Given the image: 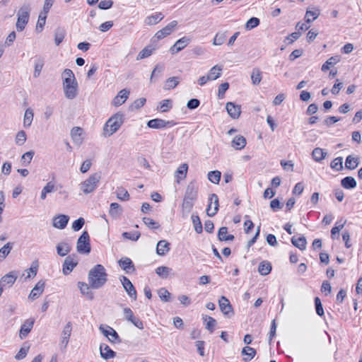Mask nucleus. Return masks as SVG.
<instances>
[{
    "label": "nucleus",
    "instance_id": "obj_59",
    "mask_svg": "<svg viewBox=\"0 0 362 362\" xmlns=\"http://www.w3.org/2000/svg\"><path fill=\"white\" fill-rule=\"evenodd\" d=\"M143 221L145 225L150 229H158L160 227V224L149 217H144Z\"/></svg>",
    "mask_w": 362,
    "mask_h": 362
},
{
    "label": "nucleus",
    "instance_id": "obj_58",
    "mask_svg": "<svg viewBox=\"0 0 362 362\" xmlns=\"http://www.w3.org/2000/svg\"><path fill=\"white\" fill-rule=\"evenodd\" d=\"M158 296L163 302H169L170 300V293L165 288H161L158 291Z\"/></svg>",
    "mask_w": 362,
    "mask_h": 362
},
{
    "label": "nucleus",
    "instance_id": "obj_5",
    "mask_svg": "<svg viewBox=\"0 0 362 362\" xmlns=\"http://www.w3.org/2000/svg\"><path fill=\"white\" fill-rule=\"evenodd\" d=\"M76 250L80 254H89L90 252V235L88 231L84 230L78 238L76 243Z\"/></svg>",
    "mask_w": 362,
    "mask_h": 362
},
{
    "label": "nucleus",
    "instance_id": "obj_33",
    "mask_svg": "<svg viewBox=\"0 0 362 362\" xmlns=\"http://www.w3.org/2000/svg\"><path fill=\"white\" fill-rule=\"evenodd\" d=\"M359 164V158L349 155L346 157L345 160V168L349 170L356 169Z\"/></svg>",
    "mask_w": 362,
    "mask_h": 362
},
{
    "label": "nucleus",
    "instance_id": "obj_7",
    "mask_svg": "<svg viewBox=\"0 0 362 362\" xmlns=\"http://www.w3.org/2000/svg\"><path fill=\"white\" fill-rule=\"evenodd\" d=\"M100 332L108 339L112 343H120L121 339L117 332L108 325H100L99 327Z\"/></svg>",
    "mask_w": 362,
    "mask_h": 362
},
{
    "label": "nucleus",
    "instance_id": "obj_56",
    "mask_svg": "<svg viewBox=\"0 0 362 362\" xmlns=\"http://www.w3.org/2000/svg\"><path fill=\"white\" fill-rule=\"evenodd\" d=\"M35 153L33 151H28L21 156V163L24 166H27L32 160Z\"/></svg>",
    "mask_w": 362,
    "mask_h": 362
},
{
    "label": "nucleus",
    "instance_id": "obj_39",
    "mask_svg": "<svg viewBox=\"0 0 362 362\" xmlns=\"http://www.w3.org/2000/svg\"><path fill=\"white\" fill-rule=\"evenodd\" d=\"M340 61V56L335 55L329 58L322 66V71H326L329 69L331 66H334Z\"/></svg>",
    "mask_w": 362,
    "mask_h": 362
},
{
    "label": "nucleus",
    "instance_id": "obj_14",
    "mask_svg": "<svg viewBox=\"0 0 362 362\" xmlns=\"http://www.w3.org/2000/svg\"><path fill=\"white\" fill-rule=\"evenodd\" d=\"M198 194V186L195 181L190 182L186 187L185 197L188 199L196 200Z\"/></svg>",
    "mask_w": 362,
    "mask_h": 362
},
{
    "label": "nucleus",
    "instance_id": "obj_42",
    "mask_svg": "<svg viewBox=\"0 0 362 362\" xmlns=\"http://www.w3.org/2000/svg\"><path fill=\"white\" fill-rule=\"evenodd\" d=\"M187 170H188V165L186 163L182 164L177 168V170L175 172V176L177 177V183L180 182V180H182V179H184L186 177L187 173Z\"/></svg>",
    "mask_w": 362,
    "mask_h": 362
},
{
    "label": "nucleus",
    "instance_id": "obj_26",
    "mask_svg": "<svg viewBox=\"0 0 362 362\" xmlns=\"http://www.w3.org/2000/svg\"><path fill=\"white\" fill-rule=\"evenodd\" d=\"M58 255L64 257L67 255L71 250V246L66 242H61L56 246Z\"/></svg>",
    "mask_w": 362,
    "mask_h": 362
},
{
    "label": "nucleus",
    "instance_id": "obj_53",
    "mask_svg": "<svg viewBox=\"0 0 362 362\" xmlns=\"http://www.w3.org/2000/svg\"><path fill=\"white\" fill-rule=\"evenodd\" d=\"M330 167L336 171L341 170L343 169V158L337 157L334 158L331 162Z\"/></svg>",
    "mask_w": 362,
    "mask_h": 362
},
{
    "label": "nucleus",
    "instance_id": "obj_51",
    "mask_svg": "<svg viewBox=\"0 0 362 362\" xmlns=\"http://www.w3.org/2000/svg\"><path fill=\"white\" fill-rule=\"evenodd\" d=\"M44 66V60L42 58H37L35 61V70L33 73V76L35 78H37Z\"/></svg>",
    "mask_w": 362,
    "mask_h": 362
},
{
    "label": "nucleus",
    "instance_id": "obj_12",
    "mask_svg": "<svg viewBox=\"0 0 362 362\" xmlns=\"http://www.w3.org/2000/svg\"><path fill=\"white\" fill-rule=\"evenodd\" d=\"M177 22L176 21H173L170 23H168L166 26H165L161 30H158L156 35L155 37L157 38L158 40L164 38L165 37L169 35L174 28L177 26Z\"/></svg>",
    "mask_w": 362,
    "mask_h": 362
},
{
    "label": "nucleus",
    "instance_id": "obj_43",
    "mask_svg": "<svg viewBox=\"0 0 362 362\" xmlns=\"http://www.w3.org/2000/svg\"><path fill=\"white\" fill-rule=\"evenodd\" d=\"M180 83V78L177 76H173L168 78L165 83V90H171L175 88Z\"/></svg>",
    "mask_w": 362,
    "mask_h": 362
},
{
    "label": "nucleus",
    "instance_id": "obj_62",
    "mask_svg": "<svg viewBox=\"0 0 362 362\" xmlns=\"http://www.w3.org/2000/svg\"><path fill=\"white\" fill-rule=\"evenodd\" d=\"M172 100L169 99L163 100L160 103V110L161 112H168L172 108Z\"/></svg>",
    "mask_w": 362,
    "mask_h": 362
},
{
    "label": "nucleus",
    "instance_id": "obj_64",
    "mask_svg": "<svg viewBox=\"0 0 362 362\" xmlns=\"http://www.w3.org/2000/svg\"><path fill=\"white\" fill-rule=\"evenodd\" d=\"M85 224V220L83 218L80 217L78 219L75 220L71 226L72 229L74 231H78L82 228L83 225Z\"/></svg>",
    "mask_w": 362,
    "mask_h": 362
},
{
    "label": "nucleus",
    "instance_id": "obj_38",
    "mask_svg": "<svg viewBox=\"0 0 362 362\" xmlns=\"http://www.w3.org/2000/svg\"><path fill=\"white\" fill-rule=\"evenodd\" d=\"M222 70V66L215 65L209 70L207 75L211 81L216 80L221 76Z\"/></svg>",
    "mask_w": 362,
    "mask_h": 362
},
{
    "label": "nucleus",
    "instance_id": "obj_46",
    "mask_svg": "<svg viewBox=\"0 0 362 362\" xmlns=\"http://www.w3.org/2000/svg\"><path fill=\"white\" fill-rule=\"evenodd\" d=\"M154 50V47L151 46H146L141 51L139 52V54L137 55L136 59L139 60L148 57L153 54Z\"/></svg>",
    "mask_w": 362,
    "mask_h": 362
},
{
    "label": "nucleus",
    "instance_id": "obj_13",
    "mask_svg": "<svg viewBox=\"0 0 362 362\" xmlns=\"http://www.w3.org/2000/svg\"><path fill=\"white\" fill-rule=\"evenodd\" d=\"M69 221V216L64 214H59L54 217L52 225L58 229H64L66 227Z\"/></svg>",
    "mask_w": 362,
    "mask_h": 362
},
{
    "label": "nucleus",
    "instance_id": "obj_22",
    "mask_svg": "<svg viewBox=\"0 0 362 362\" xmlns=\"http://www.w3.org/2000/svg\"><path fill=\"white\" fill-rule=\"evenodd\" d=\"M129 95V91L126 89H122L120 90L117 95L112 100V105L117 107L123 103L127 100L128 98V96Z\"/></svg>",
    "mask_w": 362,
    "mask_h": 362
},
{
    "label": "nucleus",
    "instance_id": "obj_30",
    "mask_svg": "<svg viewBox=\"0 0 362 362\" xmlns=\"http://www.w3.org/2000/svg\"><path fill=\"white\" fill-rule=\"evenodd\" d=\"M109 214L113 218H119L122 214V209L119 204L111 203Z\"/></svg>",
    "mask_w": 362,
    "mask_h": 362
},
{
    "label": "nucleus",
    "instance_id": "obj_50",
    "mask_svg": "<svg viewBox=\"0 0 362 362\" xmlns=\"http://www.w3.org/2000/svg\"><path fill=\"white\" fill-rule=\"evenodd\" d=\"M192 221L194 227L195 231L200 234L203 231L202 224L198 215H192Z\"/></svg>",
    "mask_w": 362,
    "mask_h": 362
},
{
    "label": "nucleus",
    "instance_id": "obj_16",
    "mask_svg": "<svg viewBox=\"0 0 362 362\" xmlns=\"http://www.w3.org/2000/svg\"><path fill=\"white\" fill-rule=\"evenodd\" d=\"M119 267L125 271L127 274L132 273L135 271L133 262L129 257H122L118 261Z\"/></svg>",
    "mask_w": 362,
    "mask_h": 362
},
{
    "label": "nucleus",
    "instance_id": "obj_54",
    "mask_svg": "<svg viewBox=\"0 0 362 362\" xmlns=\"http://www.w3.org/2000/svg\"><path fill=\"white\" fill-rule=\"evenodd\" d=\"M172 269L168 267L165 266H160L156 268V273L159 276L165 279L168 277L169 273L170 272Z\"/></svg>",
    "mask_w": 362,
    "mask_h": 362
},
{
    "label": "nucleus",
    "instance_id": "obj_63",
    "mask_svg": "<svg viewBox=\"0 0 362 362\" xmlns=\"http://www.w3.org/2000/svg\"><path fill=\"white\" fill-rule=\"evenodd\" d=\"M194 201V199H188L187 198L184 197L183 202L182 204L183 211L189 212L193 208Z\"/></svg>",
    "mask_w": 362,
    "mask_h": 362
},
{
    "label": "nucleus",
    "instance_id": "obj_4",
    "mask_svg": "<svg viewBox=\"0 0 362 362\" xmlns=\"http://www.w3.org/2000/svg\"><path fill=\"white\" fill-rule=\"evenodd\" d=\"M30 8L28 4H23L18 11L17 13V22L16 24V30L19 32L23 31L30 18Z\"/></svg>",
    "mask_w": 362,
    "mask_h": 362
},
{
    "label": "nucleus",
    "instance_id": "obj_41",
    "mask_svg": "<svg viewBox=\"0 0 362 362\" xmlns=\"http://www.w3.org/2000/svg\"><path fill=\"white\" fill-rule=\"evenodd\" d=\"M30 347V344L29 342L25 341L23 343L22 347L20 349L18 354L15 356V358L16 360L23 359L28 354L29 349Z\"/></svg>",
    "mask_w": 362,
    "mask_h": 362
},
{
    "label": "nucleus",
    "instance_id": "obj_29",
    "mask_svg": "<svg viewBox=\"0 0 362 362\" xmlns=\"http://www.w3.org/2000/svg\"><path fill=\"white\" fill-rule=\"evenodd\" d=\"M241 354L243 356H246V357L243 358V361L248 362L255 356L257 351L254 348L247 346L243 348Z\"/></svg>",
    "mask_w": 362,
    "mask_h": 362
},
{
    "label": "nucleus",
    "instance_id": "obj_11",
    "mask_svg": "<svg viewBox=\"0 0 362 362\" xmlns=\"http://www.w3.org/2000/svg\"><path fill=\"white\" fill-rule=\"evenodd\" d=\"M218 305L221 311L225 315L230 317L233 314V307L229 300L226 297L222 296L221 298L218 300Z\"/></svg>",
    "mask_w": 362,
    "mask_h": 362
},
{
    "label": "nucleus",
    "instance_id": "obj_57",
    "mask_svg": "<svg viewBox=\"0 0 362 362\" xmlns=\"http://www.w3.org/2000/svg\"><path fill=\"white\" fill-rule=\"evenodd\" d=\"M141 236V233L139 231H132V232H124L122 233V237L125 239L131 240L133 241H136Z\"/></svg>",
    "mask_w": 362,
    "mask_h": 362
},
{
    "label": "nucleus",
    "instance_id": "obj_44",
    "mask_svg": "<svg viewBox=\"0 0 362 362\" xmlns=\"http://www.w3.org/2000/svg\"><path fill=\"white\" fill-rule=\"evenodd\" d=\"M83 132V129L78 127H75L71 130V136L72 139L76 143H81V136Z\"/></svg>",
    "mask_w": 362,
    "mask_h": 362
},
{
    "label": "nucleus",
    "instance_id": "obj_36",
    "mask_svg": "<svg viewBox=\"0 0 362 362\" xmlns=\"http://www.w3.org/2000/svg\"><path fill=\"white\" fill-rule=\"evenodd\" d=\"M326 156H327V152L325 151L321 148H318V147L315 148L312 152L313 158L316 162H321L322 160H324Z\"/></svg>",
    "mask_w": 362,
    "mask_h": 362
},
{
    "label": "nucleus",
    "instance_id": "obj_37",
    "mask_svg": "<svg viewBox=\"0 0 362 362\" xmlns=\"http://www.w3.org/2000/svg\"><path fill=\"white\" fill-rule=\"evenodd\" d=\"M272 271V264L268 261H262L258 267V272L262 276L269 274Z\"/></svg>",
    "mask_w": 362,
    "mask_h": 362
},
{
    "label": "nucleus",
    "instance_id": "obj_27",
    "mask_svg": "<svg viewBox=\"0 0 362 362\" xmlns=\"http://www.w3.org/2000/svg\"><path fill=\"white\" fill-rule=\"evenodd\" d=\"M218 238L220 241H232L235 239L233 235H228V228L221 227L218 231Z\"/></svg>",
    "mask_w": 362,
    "mask_h": 362
},
{
    "label": "nucleus",
    "instance_id": "obj_52",
    "mask_svg": "<svg viewBox=\"0 0 362 362\" xmlns=\"http://www.w3.org/2000/svg\"><path fill=\"white\" fill-rule=\"evenodd\" d=\"M47 15L45 13H40L38 16V20L36 25V31L38 33H40L45 25L46 19H47Z\"/></svg>",
    "mask_w": 362,
    "mask_h": 362
},
{
    "label": "nucleus",
    "instance_id": "obj_49",
    "mask_svg": "<svg viewBox=\"0 0 362 362\" xmlns=\"http://www.w3.org/2000/svg\"><path fill=\"white\" fill-rule=\"evenodd\" d=\"M221 173L218 170H212L208 173V179L214 184H218L221 180Z\"/></svg>",
    "mask_w": 362,
    "mask_h": 362
},
{
    "label": "nucleus",
    "instance_id": "obj_6",
    "mask_svg": "<svg viewBox=\"0 0 362 362\" xmlns=\"http://www.w3.org/2000/svg\"><path fill=\"white\" fill-rule=\"evenodd\" d=\"M176 123L173 121H166L162 119L156 118L150 119L147 122V127L151 129H160L166 127H172L175 126Z\"/></svg>",
    "mask_w": 362,
    "mask_h": 362
},
{
    "label": "nucleus",
    "instance_id": "obj_61",
    "mask_svg": "<svg viewBox=\"0 0 362 362\" xmlns=\"http://www.w3.org/2000/svg\"><path fill=\"white\" fill-rule=\"evenodd\" d=\"M209 201L211 202V203H214V204L213 213H211V215H216L218 211L219 206L218 196L216 194H211L209 198Z\"/></svg>",
    "mask_w": 362,
    "mask_h": 362
},
{
    "label": "nucleus",
    "instance_id": "obj_24",
    "mask_svg": "<svg viewBox=\"0 0 362 362\" xmlns=\"http://www.w3.org/2000/svg\"><path fill=\"white\" fill-rule=\"evenodd\" d=\"M170 250V243L165 240H159L156 245V253L160 256L165 255Z\"/></svg>",
    "mask_w": 362,
    "mask_h": 362
},
{
    "label": "nucleus",
    "instance_id": "obj_21",
    "mask_svg": "<svg viewBox=\"0 0 362 362\" xmlns=\"http://www.w3.org/2000/svg\"><path fill=\"white\" fill-rule=\"evenodd\" d=\"M45 286V282L42 280L39 281L34 288L32 289L29 298L35 300L43 292Z\"/></svg>",
    "mask_w": 362,
    "mask_h": 362
},
{
    "label": "nucleus",
    "instance_id": "obj_25",
    "mask_svg": "<svg viewBox=\"0 0 362 362\" xmlns=\"http://www.w3.org/2000/svg\"><path fill=\"white\" fill-rule=\"evenodd\" d=\"M62 77L63 79V86H65V85H71L74 81H77L74 74L69 69L64 70Z\"/></svg>",
    "mask_w": 362,
    "mask_h": 362
},
{
    "label": "nucleus",
    "instance_id": "obj_55",
    "mask_svg": "<svg viewBox=\"0 0 362 362\" xmlns=\"http://www.w3.org/2000/svg\"><path fill=\"white\" fill-rule=\"evenodd\" d=\"M260 21L258 18H250L245 24V29L247 30H252L259 25Z\"/></svg>",
    "mask_w": 362,
    "mask_h": 362
},
{
    "label": "nucleus",
    "instance_id": "obj_45",
    "mask_svg": "<svg viewBox=\"0 0 362 362\" xmlns=\"http://www.w3.org/2000/svg\"><path fill=\"white\" fill-rule=\"evenodd\" d=\"M66 32L63 28H58L54 32V42L56 45H59L64 40Z\"/></svg>",
    "mask_w": 362,
    "mask_h": 362
},
{
    "label": "nucleus",
    "instance_id": "obj_60",
    "mask_svg": "<svg viewBox=\"0 0 362 362\" xmlns=\"http://www.w3.org/2000/svg\"><path fill=\"white\" fill-rule=\"evenodd\" d=\"M251 79L252 83L255 85H257L260 83L262 80V74L261 71L258 69H254L252 70V73L251 75Z\"/></svg>",
    "mask_w": 362,
    "mask_h": 362
},
{
    "label": "nucleus",
    "instance_id": "obj_18",
    "mask_svg": "<svg viewBox=\"0 0 362 362\" xmlns=\"http://www.w3.org/2000/svg\"><path fill=\"white\" fill-rule=\"evenodd\" d=\"M99 349L101 358L106 361L113 358L116 356V352L106 344H100Z\"/></svg>",
    "mask_w": 362,
    "mask_h": 362
},
{
    "label": "nucleus",
    "instance_id": "obj_48",
    "mask_svg": "<svg viewBox=\"0 0 362 362\" xmlns=\"http://www.w3.org/2000/svg\"><path fill=\"white\" fill-rule=\"evenodd\" d=\"M33 119V111L30 108H28L24 115L23 125L25 127H29Z\"/></svg>",
    "mask_w": 362,
    "mask_h": 362
},
{
    "label": "nucleus",
    "instance_id": "obj_32",
    "mask_svg": "<svg viewBox=\"0 0 362 362\" xmlns=\"http://www.w3.org/2000/svg\"><path fill=\"white\" fill-rule=\"evenodd\" d=\"M246 144L245 138L241 135L235 136L232 141V146L237 150L243 149Z\"/></svg>",
    "mask_w": 362,
    "mask_h": 362
},
{
    "label": "nucleus",
    "instance_id": "obj_19",
    "mask_svg": "<svg viewBox=\"0 0 362 362\" xmlns=\"http://www.w3.org/2000/svg\"><path fill=\"white\" fill-rule=\"evenodd\" d=\"M226 109L228 115L233 119H237L240 115V113H241L240 106L235 105V103H233L232 102H228L226 103Z\"/></svg>",
    "mask_w": 362,
    "mask_h": 362
},
{
    "label": "nucleus",
    "instance_id": "obj_1",
    "mask_svg": "<svg viewBox=\"0 0 362 362\" xmlns=\"http://www.w3.org/2000/svg\"><path fill=\"white\" fill-rule=\"evenodd\" d=\"M88 281L93 289L102 288L107 281L106 269L102 264L95 265L88 272Z\"/></svg>",
    "mask_w": 362,
    "mask_h": 362
},
{
    "label": "nucleus",
    "instance_id": "obj_23",
    "mask_svg": "<svg viewBox=\"0 0 362 362\" xmlns=\"http://www.w3.org/2000/svg\"><path fill=\"white\" fill-rule=\"evenodd\" d=\"M17 275L15 273V272H11L1 277L0 280V284L2 285L3 287L6 286L10 287L15 283Z\"/></svg>",
    "mask_w": 362,
    "mask_h": 362
},
{
    "label": "nucleus",
    "instance_id": "obj_34",
    "mask_svg": "<svg viewBox=\"0 0 362 362\" xmlns=\"http://www.w3.org/2000/svg\"><path fill=\"white\" fill-rule=\"evenodd\" d=\"M163 18L164 16L161 13H156L155 14L147 16L145 18V23L149 25H156L161 20H163Z\"/></svg>",
    "mask_w": 362,
    "mask_h": 362
},
{
    "label": "nucleus",
    "instance_id": "obj_20",
    "mask_svg": "<svg viewBox=\"0 0 362 362\" xmlns=\"http://www.w3.org/2000/svg\"><path fill=\"white\" fill-rule=\"evenodd\" d=\"M189 42V39L187 37H183L175 42V43L170 47V51L172 54L177 53L182 50Z\"/></svg>",
    "mask_w": 362,
    "mask_h": 362
},
{
    "label": "nucleus",
    "instance_id": "obj_28",
    "mask_svg": "<svg viewBox=\"0 0 362 362\" xmlns=\"http://www.w3.org/2000/svg\"><path fill=\"white\" fill-rule=\"evenodd\" d=\"M341 185L346 189H352L357 185L356 180L351 176H346L341 180Z\"/></svg>",
    "mask_w": 362,
    "mask_h": 362
},
{
    "label": "nucleus",
    "instance_id": "obj_15",
    "mask_svg": "<svg viewBox=\"0 0 362 362\" xmlns=\"http://www.w3.org/2000/svg\"><path fill=\"white\" fill-rule=\"evenodd\" d=\"M35 323L34 319H28L26 320L23 324L21 325L20 332H19V337L21 339L25 338L28 334L30 333Z\"/></svg>",
    "mask_w": 362,
    "mask_h": 362
},
{
    "label": "nucleus",
    "instance_id": "obj_17",
    "mask_svg": "<svg viewBox=\"0 0 362 362\" xmlns=\"http://www.w3.org/2000/svg\"><path fill=\"white\" fill-rule=\"evenodd\" d=\"M64 95L68 99H74L77 95L78 92V82L74 81L71 85H65L63 86Z\"/></svg>",
    "mask_w": 362,
    "mask_h": 362
},
{
    "label": "nucleus",
    "instance_id": "obj_10",
    "mask_svg": "<svg viewBox=\"0 0 362 362\" xmlns=\"http://www.w3.org/2000/svg\"><path fill=\"white\" fill-rule=\"evenodd\" d=\"M72 331V323L71 322H67L64 326L61 336L60 349H65L69 341V338Z\"/></svg>",
    "mask_w": 362,
    "mask_h": 362
},
{
    "label": "nucleus",
    "instance_id": "obj_40",
    "mask_svg": "<svg viewBox=\"0 0 362 362\" xmlns=\"http://www.w3.org/2000/svg\"><path fill=\"white\" fill-rule=\"evenodd\" d=\"M14 243L8 242L0 248V262L6 259L13 249Z\"/></svg>",
    "mask_w": 362,
    "mask_h": 362
},
{
    "label": "nucleus",
    "instance_id": "obj_35",
    "mask_svg": "<svg viewBox=\"0 0 362 362\" xmlns=\"http://www.w3.org/2000/svg\"><path fill=\"white\" fill-rule=\"evenodd\" d=\"M292 244L298 247L300 250H305L306 249L307 241L304 236L296 238L295 236L291 238Z\"/></svg>",
    "mask_w": 362,
    "mask_h": 362
},
{
    "label": "nucleus",
    "instance_id": "obj_2",
    "mask_svg": "<svg viewBox=\"0 0 362 362\" xmlns=\"http://www.w3.org/2000/svg\"><path fill=\"white\" fill-rule=\"evenodd\" d=\"M124 115L118 112L108 119L103 127L104 135L110 136L115 133L124 122Z\"/></svg>",
    "mask_w": 362,
    "mask_h": 362
},
{
    "label": "nucleus",
    "instance_id": "obj_31",
    "mask_svg": "<svg viewBox=\"0 0 362 362\" xmlns=\"http://www.w3.org/2000/svg\"><path fill=\"white\" fill-rule=\"evenodd\" d=\"M320 14V11L319 8H313L312 10L308 9L305 16V21L306 23H309L315 21Z\"/></svg>",
    "mask_w": 362,
    "mask_h": 362
},
{
    "label": "nucleus",
    "instance_id": "obj_47",
    "mask_svg": "<svg viewBox=\"0 0 362 362\" xmlns=\"http://www.w3.org/2000/svg\"><path fill=\"white\" fill-rule=\"evenodd\" d=\"M227 37L226 32H218L213 41V45H221L224 43Z\"/></svg>",
    "mask_w": 362,
    "mask_h": 362
},
{
    "label": "nucleus",
    "instance_id": "obj_3",
    "mask_svg": "<svg viewBox=\"0 0 362 362\" xmlns=\"http://www.w3.org/2000/svg\"><path fill=\"white\" fill-rule=\"evenodd\" d=\"M100 179V172L93 173L88 179L81 183L80 189L86 194L91 193L97 188Z\"/></svg>",
    "mask_w": 362,
    "mask_h": 362
},
{
    "label": "nucleus",
    "instance_id": "obj_8",
    "mask_svg": "<svg viewBox=\"0 0 362 362\" xmlns=\"http://www.w3.org/2000/svg\"><path fill=\"white\" fill-rule=\"evenodd\" d=\"M75 257H76V255H69L65 258L62 265V272L64 275L69 274L77 266L78 261Z\"/></svg>",
    "mask_w": 362,
    "mask_h": 362
},
{
    "label": "nucleus",
    "instance_id": "obj_9",
    "mask_svg": "<svg viewBox=\"0 0 362 362\" xmlns=\"http://www.w3.org/2000/svg\"><path fill=\"white\" fill-rule=\"evenodd\" d=\"M120 281L123 286L124 289L126 291L129 297L133 300H136L137 298V293L131 281L127 276H122L120 278Z\"/></svg>",
    "mask_w": 362,
    "mask_h": 362
}]
</instances>
